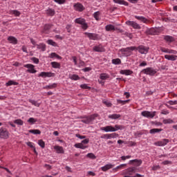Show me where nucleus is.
<instances>
[{
  "instance_id": "338daca9",
  "label": "nucleus",
  "mask_w": 177,
  "mask_h": 177,
  "mask_svg": "<svg viewBox=\"0 0 177 177\" xmlns=\"http://www.w3.org/2000/svg\"><path fill=\"white\" fill-rule=\"evenodd\" d=\"M152 124H154L155 125H157L158 127L162 125V124L160 122H153Z\"/></svg>"
},
{
  "instance_id": "e2e57ef3",
  "label": "nucleus",
  "mask_w": 177,
  "mask_h": 177,
  "mask_svg": "<svg viewBox=\"0 0 177 177\" xmlns=\"http://www.w3.org/2000/svg\"><path fill=\"white\" fill-rule=\"evenodd\" d=\"M76 138H78L79 139H85V138H86V136H81L80 134H76Z\"/></svg>"
},
{
  "instance_id": "c03bdc74",
  "label": "nucleus",
  "mask_w": 177,
  "mask_h": 177,
  "mask_svg": "<svg viewBox=\"0 0 177 177\" xmlns=\"http://www.w3.org/2000/svg\"><path fill=\"white\" fill-rule=\"evenodd\" d=\"M163 124H172L174 120L171 119H164L162 121Z\"/></svg>"
},
{
  "instance_id": "f257e3e1",
  "label": "nucleus",
  "mask_w": 177,
  "mask_h": 177,
  "mask_svg": "<svg viewBox=\"0 0 177 177\" xmlns=\"http://www.w3.org/2000/svg\"><path fill=\"white\" fill-rule=\"evenodd\" d=\"M136 47L135 46H131V47H127V48H123L120 49V52L122 55L124 56H131L132 50H136Z\"/></svg>"
},
{
  "instance_id": "58836bf2",
  "label": "nucleus",
  "mask_w": 177,
  "mask_h": 177,
  "mask_svg": "<svg viewBox=\"0 0 177 177\" xmlns=\"http://www.w3.org/2000/svg\"><path fill=\"white\" fill-rule=\"evenodd\" d=\"M110 76L107 75L106 73H102L100 76V78L102 80H107V78H109Z\"/></svg>"
},
{
  "instance_id": "0eeeda50",
  "label": "nucleus",
  "mask_w": 177,
  "mask_h": 177,
  "mask_svg": "<svg viewBox=\"0 0 177 177\" xmlns=\"http://www.w3.org/2000/svg\"><path fill=\"white\" fill-rule=\"evenodd\" d=\"M138 171H139V169H138V167H131L126 169L125 174L126 175H133L135 172H138Z\"/></svg>"
},
{
  "instance_id": "603ef678",
  "label": "nucleus",
  "mask_w": 177,
  "mask_h": 177,
  "mask_svg": "<svg viewBox=\"0 0 177 177\" xmlns=\"http://www.w3.org/2000/svg\"><path fill=\"white\" fill-rule=\"evenodd\" d=\"M59 5H63V3H66V0H54Z\"/></svg>"
},
{
  "instance_id": "0e129e2a",
  "label": "nucleus",
  "mask_w": 177,
  "mask_h": 177,
  "mask_svg": "<svg viewBox=\"0 0 177 177\" xmlns=\"http://www.w3.org/2000/svg\"><path fill=\"white\" fill-rule=\"evenodd\" d=\"M91 70H92V68L91 67H86L83 68V71H84V73H87V71H91Z\"/></svg>"
},
{
  "instance_id": "aec40b11",
  "label": "nucleus",
  "mask_w": 177,
  "mask_h": 177,
  "mask_svg": "<svg viewBox=\"0 0 177 177\" xmlns=\"http://www.w3.org/2000/svg\"><path fill=\"white\" fill-rule=\"evenodd\" d=\"M37 49H41V52H45L46 50V44L41 43L39 44H36Z\"/></svg>"
},
{
  "instance_id": "69168bd1",
  "label": "nucleus",
  "mask_w": 177,
  "mask_h": 177,
  "mask_svg": "<svg viewBox=\"0 0 177 177\" xmlns=\"http://www.w3.org/2000/svg\"><path fill=\"white\" fill-rule=\"evenodd\" d=\"M44 167H45V168H47V169H48L49 171H50V169H52V166H50V165L45 164Z\"/></svg>"
},
{
  "instance_id": "4be33fe9",
  "label": "nucleus",
  "mask_w": 177,
  "mask_h": 177,
  "mask_svg": "<svg viewBox=\"0 0 177 177\" xmlns=\"http://www.w3.org/2000/svg\"><path fill=\"white\" fill-rule=\"evenodd\" d=\"M176 58H177L176 55H165V59H167V60H171V62H175V60H176Z\"/></svg>"
},
{
  "instance_id": "680f3d73",
  "label": "nucleus",
  "mask_w": 177,
  "mask_h": 177,
  "mask_svg": "<svg viewBox=\"0 0 177 177\" xmlns=\"http://www.w3.org/2000/svg\"><path fill=\"white\" fill-rule=\"evenodd\" d=\"M81 143H82H82H84V145H88V143H89V140L88 138H86V139L83 140Z\"/></svg>"
},
{
  "instance_id": "6e6d98bb",
  "label": "nucleus",
  "mask_w": 177,
  "mask_h": 177,
  "mask_svg": "<svg viewBox=\"0 0 177 177\" xmlns=\"http://www.w3.org/2000/svg\"><path fill=\"white\" fill-rule=\"evenodd\" d=\"M103 103L106 105V107H111V106H113V104H111V102H109L107 101H103Z\"/></svg>"
},
{
  "instance_id": "9d476101",
  "label": "nucleus",
  "mask_w": 177,
  "mask_h": 177,
  "mask_svg": "<svg viewBox=\"0 0 177 177\" xmlns=\"http://www.w3.org/2000/svg\"><path fill=\"white\" fill-rule=\"evenodd\" d=\"M142 162H143V161H142V160H139V159H133L131 160L129 162V164L130 165H134V167H136L137 168V167H140V165H142Z\"/></svg>"
},
{
  "instance_id": "f8f14e48",
  "label": "nucleus",
  "mask_w": 177,
  "mask_h": 177,
  "mask_svg": "<svg viewBox=\"0 0 177 177\" xmlns=\"http://www.w3.org/2000/svg\"><path fill=\"white\" fill-rule=\"evenodd\" d=\"M143 72L145 73V74L152 76L156 74L157 73V71L154 70L153 68H147L143 70Z\"/></svg>"
},
{
  "instance_id": "f704fd0d",
  "label": "nucleus",
  "mask_w": 177,
  "mask_h": 177,
  "mask_svg": "<svg viewBox=\"0 0 177 177\" xmlns=\"http://www.w3.org/2000/svg\"><path fill=\"white\" fill-rule=\"evenodd\" d=\"M6 86H10L11 85H19V83L13 80H10L6 84Z\"/></svg>"
},
{
  "instance_id": "052dcab7",
  "label": "nucleus",
  "mask_w": 177,
  "mask_h": 177,
  "mask_svg": "<svg viewBox=\"0 0 177 177\" xmlns=\"http://www.w3.org/2000/svg\"><path fill=\"white\" fill-rule=\"evenodd\" d=\"M169 104H171V106H173L174 104H177V100H170L168 102Z\"/></svg>"
},
{
  "instance_id": "f3484780",
  "label": "nucleus",
  "mask_w": 177,
  "mask_h": 177,
  "mask_svg": "<svg viewBox=\"0 0 177 177\" xmlns=\"http://www.w3.org/2000/svg\"><path fill=\"white\" fill-rule=\"evenodd\" d=\"M115 3H118L119 5H124V6H129V3L125 1L124 0H113Z\"/></svg>"
},
{
  "instance_id": "8fccbe9b",
  "label": "nucleus",
  "mask_w": 177,
  "mask_h": 177,
  "mask_svg": "<svg viewBox=\"0 0 177 177\" xmlns=\"http://www.w3.org/2000/svg\"><path fill=\"white\" fill-rule=\"evenodd\" d=\"M47 12H48V15H50V16H54L55 15V10L49 8L47 10Z\"/></svg>"
},
{
  "instance_id": "5fc2aeb1",
  "label": "nucleus",
  "mask_w": 177,
  "mask_h": 177,
  "mask_svg": "<svg viewBox=\"0 0 177 177\" xmlns=\"http://www.w3.org/2000/svg\"><path fill=\"white\" fill-rule=\"evenodd\" d=\"M82 28H83V30H87L88 29V24H86V21L82 24Z\"/></svg>"
},
{
  "instance_id": "b1692460",
  "label": "nucleus",
  "mask_w": 177,
  "mask_h": 177,
  "mask_svg": "<svg viewBox=\"0 0 177 177\" xmlns=\"http://www.w3.org/2000/svg\"><path fill=\"white\" fill-rule=\"evenodd\" d=\"M164 39L167 41V42H174L175 38L172 36L166 35L164 37Z\"/></svg>"
},
{
  "instance_id": "4468645a",
  "label": "nucleus",
  "mask_w": 177,
  "mask_h": 177,
  "mask_svg": "<svg viewBox=\"0 0 177 177\" xmlns=\"http://www.w3.org/2000/svg\"><path fill=\"white\" fill-rule=\"evenodd\" d=\"M101 131H104V132H115V128L113 126H106L105 127H102Z\"/></svg>"
},
{
  "instance_id": "cd10ccee",
  "label": "nucleus",
  "mask_w": 177,
  "mask_h": 177,
  "mask_svg": "<svg viewBox=\"0 0 177 177\" xmlns=\"http://www.w3.org/2000/svg\"><path fill=\"white\" fill-rule=\"evenodd\" d=\"M135 18L137 19V20H140V21H142V23H147L148 20L145 17H139L136 15Z\"/></svg>"
},
{
  "instance_id": "72a5a7b5",
  "label": "nucleus",
  "mask_w": 177,
  "mask_h": 177,
  "mask_svg": "<svg viewBox=\"0 0 177 177\" xmlns=\"http://www.w3.org/2000/svg\"><path fill=\"white\" fill-rule=\"evenodd\" d=\"M93 50L95 52H104V49L103 48V47L99 46H94Z\"/></svg>"
},
{
  "instance_id": "13d9d810",
  "label": "nucleus",
  "mask_w": 177,
  "mask_h": 177,
  "mask_svg": "<svg viewBox=\"0 0 177 177\" xmlns=\"http://www.w3.org/2000/svg\"><path fill=\"white\" fill-rule=\"evenodd\" d=\"M26 145H27V146L30 147V149H34L35 147L34 145H32V142H26Z\"/></svg>"
},
{
  "instance_id": "a19ab883",
  "label": "nucleus",
  "mask_w": 177,
  "mask_h": 177,
  "mask_svg": "<svg viewBox=\"0 0 177 177\" xmlns=\"http://www.w3.org/2000/svg\"><path fill=\"white\" fill-rule=\"evenodd\" d=\"M38 145L41 149H45V142L43 140H39Z\"/></svg>"
},
{
  "instance_id": "4c0bfd02",
  "label": "nucleus",
  "mask_w": 177,
  "mask_h": 177,
  "mask_svg": "<svg viewBox=\"0 0 177 177\" xmlns=\"http://www.w3.org/2000/svg\"><path fill=\"white\" fill-rule=\"evenodd\" d=\"M122 129H125V127H124L122 125H118V124L115 125V132L118 131V130L121 131Z\"/></svg>"
},
{
  "instance_id": "37998d69",
  "label": "nucleus",
  "mask_w": 177,
  "mask_h": 177,
  "mask_svg": "<svg viewBox=\"0 0 177 177\" xmlns=\"http://www.w3.org/2000/svg\"><path fill=\"white\" fill-rule=\"evenodd\" d=\"M113 64H121V59L120 58L113 59L112 60Z\"/></svg>"
},
{
  "instance_id": "bf43d9fd",
  "label": "nucleus",
  "mask_w": 177,
  "mask_h": 177,
  "mask_svg": "<svg viewBox=\"0 0 177 177\" xmlns=\"http://www.w3.org/2000/svg\"><path fill=\"white\" fill-rule=\"evenodd\" d=\"M161 167L160 165H155L152 167V171H157V169H160Z\"/></svg>"
},
{
  "instance_id": "6e6552de",
  "label": "nucleus",
  "mask_w": 177,
  "mask_h": 177,
  "mask_svg": "<svg viewBox=\"0 0 177 177\" xmlns=\"http://www.w3.org/2000/svg\"><path fill=\"white\" fill-rule=\"evenodd\" d=\"M126 24L127 26H131V27H133V28H135L136 30H140L141 28L140 25L133 21H126Z\"/></svg>"
},
{
  "instance_id": "864d4df0",
  "label": "nucleus",
  "mask_w": 177,
  "mask_h": 177,
  "mask_svg": "<svg viewBox=\"0 0 177 177\" xmlns=\"http://www.w3.org/2000/svg\"><path fill=\"white\" fill-rule=\"evenodd\" d=\"M37 120H35L34 118H30L28 120V122H30V124H35V122Z\"/></svg>"
},
{
  "instance_id": "7ed1b4c3",
  "label": "nucleus",
  "mask_w": 177,
  "mask_h": 177,
  "mask_svg": "<svg viewBox=\"0 0 177 177\" xmlns=\"http://www.w3.org/2000/svg\"><path fill=\"white\" fill-rule=\"evenodd\" d=\"M10 133L8 129L5 127H1L0 129V139H9Z\"/></svg>"
},
{
  "instance_id": "de8ad7c7",
  "label": "nucleus",
  "mask_w": 177,
  "mask_h": 177,
  "mask_svg": "<svg viewBox=\"0 0 177 177\" xmlns=\"http://www.w3.org/2000/svg\"><path fill=\"white\" fill-rule=\"evenodd\" d=\"M80 88H82V89H91V86H88L86 84H81Z\"/></svg>"
},
{
  "instance_id": "f03ea898",
  "label": "nucleus",
  "mask_w": 177,
  "mask_h": 177,
  "mask_svg": "<svg viewBox=\"0 0 177 177\" xmlns=\"http://www.w3.org/2000/svg\"><path fill=\"white\" fill-rule=\"evenodd\" d=\"M97 117H99V115L97 113H95L91 115L86 116L83 120H82V122H83L84 124H91L92 121H94V120H96Z\"/></svg>"
},
{
  "instance_id": "473e14b6",
  "label": "nucleus",
  "mask_w": 177,
  "mask_h": 177,
  "mask_svg": "<svg viewBox=\"0 0 177 177\" xmlns=\"http://www.w3.org/2000/svg\"><path fill=\"white\" fill-rule=\"evenodd\" d=\"M162 129H151L149 131L150 133L154 134V133H158V132L162 131Z\"/></svg>"
},
{
  "instance_id": "774afa93",
  "label": "nucleus",
  "mask_w": 177,
  "mask_h": 177,
  "mask_svg": "<svg viewBox=\"0 0 177 177\" xmlns=\"http://www.w3.org/2000/svg\"><path fill=\"white\" fill-rule=\"evenodd\" d=\"M68 32H71V30H70V28H71V25H67L66 27Z\"/></svg>"
},
{
  "instance_id": "39448f33",
  "label": "nucleus",
  "mask_w": 177,
  "mask_h": 177,
  "mask_svg": "<svg viewBox=\"0 0 177 177\" xmlns=\"http://www.w3.org/2000/svg\"><path fill=\"white\" fill-rule=\"evenodd\" d=\"M24 67H26V68H28L26 70V73H30V74H35V73H37V70H35V66L31 64H25L24 65Z\"/></svg>"
},
{
  "instance_id": "ea45409f",
  "label": "nucleus",
  "mask_w": 177,
  "mask_h": 177,
  "mask_svg": "<svg viewBox=\"0 0 177 177\" xmlns=\"http://www.w3.org/2000/svg\"><path fill=\"white\" fill-rule=\"evenodd\" d=\"M14 124H17V125H23V124H24V122H23V120L21 119H17V120H14Z\"/></svg>"
},
{
  "instance_id": "3c124183",
  "label": "nucleus",
  "mask_w": 177,
  "mask_h": 177,
  "mask_svg": "<svg viewBox=\"0 0 177 177\" xmlns=\"http://www.w3.org/2000/svg\"><path fill=\"white\" fill-rule=\"evenodd\" d=\"M51 28H52V25H50V24H46L44 26V30L45 31H48V30H50Z\"/></svg>"
},
{
  "instance_id": "c756f323",
  "label": "nucleus",
  "mask_w": 177,
  "mask_h": 177,
  "mask_svg": "<svg viewBox=\"0 0 177 177\" xmlns=\"http://www.w3.org/2000/svg\"><path fill=\"white\" fill-rule=\"evenodd\" d=\"M29 133H33V135H41L39 129H31L28 131Z\"/></svg>"
},
{
  "instance_id": "1a4fd4ad",
  "label": "nucleus",
  "mask_w": 177,
  "mask_h": 177,
  "mask_svg": "<svg viewBox=\"0 0 177 177\" xmlns=\"http://www.w3.org/2000/svg\"><path fill=\"white\" fill-rule=\"evenodd\" d=\"M73 8L76 12H84V10L85 9V7H84V5L81 3H75L73 5Z\"/></svg>"
},
{
  "instance_id": "a18cd8bd",
  "label": "nucleus",
  "mask_w": 177,
  "mask_h": 177,
  "mask_svg": "<svg viewBox=\"0 0 177 177\" xmlns=\"http://www.w3.org/2000/svg\"><path fill=\"white\" fill-rule=\"evenodd\" d=\"M56 86H57V84L56 83H54L53 84L48 85V86H46V88L48 89H53V88H56Z\"/></svg>"
},
{
  "instance_id": "ddd939ff",
  "label": "nucleus",
  "mask_w": 177,
  "mask_h": 177,
  "mask_svg": "<svg viewBox=\"0 0 177 177\" xmlns=\"http://www.w3.org/2000/svg\"><path fill=\"white\" fill-rule=\"evenodd\" d=\"M38 77H42L43 78H46V77H55V73L52 72H41L38 75Z\"/></svg>"
},
{
  "instance_id": "c85d7f7f",
  "label": "nucleus",
  "mask_w": 177,
  "mask_h": 177,
  "mask_svg": "<svg viewBox=\"0 0 177 177\" xmlns=\"http://www.w3.org/2000/svg\"><path fill=\"white\" fill-rule=\"evenodd\" d=\"M120 117L121 115L117 113L109 115V118H111V120H118V118H120Z\"/></svg>"
},
{
  "instance_id": "a211bd4d",
  "label": "nucleus",
  "mask_w": 177,
  "mask_h": 177,
  "mask_svg": "<svg viewBox=\"0 0 177 177\" xmlns=\"http://www.w3.org/2000/svg\"><path fill=\"white\" fill-rule=\"evenodd\" d=\"M8 41L10 42V44H12L13 45H17V39L13 36L8 37Z\"/></svg>"
},
{
  "instance_id": "423d86ee",
  "label": "nucleus",
  "mask_w": 177,
  "mask_h": 177,
  "mask_svg": "<svg viewBox=\"0 0 177 177\" xmlns=\"http://www.w3.org/2000/svg\"><path fill=\"white\" fill-rule=\"evenodd\" d=\"M141 115H142V117H146L147 118H154L156 116V112L144 111L141 113Z\"/></svg>"
},
{
  "instance_id": "412c9836",
  "label": "nucleus",
  "mask_w": 177,
  "mask_h": 177,
  "mask_svg": "<svg viewBox=\"0 0 177 177\" xmlns=\"http://www.w3.org/2000/svg\"><path fill=\"white\" fill-rule=\"evenodd\" d=\"M120 74L124 75H131V74H133V71L127 69V70H121L120 71Z\"/></svg>"
},
{
  "instance_id": "4d7b16f0",
  "label": "nucleus",
  "mask_w": 177,
  "mask_h": 177,
  "mask_svg": "<svg viewBox=\"0 0 177 177\" xmlns=\"http://www.w3.org/2000/svg\"><path fill=\"white\" fill-rule=\"evenodd\" d=\"M13 15H15V16H20L21 13L19 12V10H15L12 11Z\"/></svg>"
},
{
  "instance_id": "e433bc0d",
  "label": "nucleus",
  "mask_w": 177,
  "mask_h": 177,
  "mask_svg": "<svg viewBox=\"0 0 177 177\" xmlns=\"http://www.w3.org/2000/svg\"><path fill=\"white\" fill-rule=\"evenodd\" d=\"M100 16V12L97 11L93 14V17L97 20V21H99L100 20V18L99 17Z\"/></svg>"
},
{
  "instance_id": "2eb2a0df",
  "label": "nucleus",
  "mask_w": 177,
  "mask_h": 177,
  "mask_svg": "<svg viewBox=\"0 0 177 177\" xmlns=\"http://www.w3.org/2000/svg\"><path fill=\"white\" fill-rule=\"evenodd\" d=\"M169 142V140L163 139L162 141H158L155 142V145H156V146H165V145H167Z\"/></svg>"
},
{
  "instance_id": "79ce46f5",
  "label": "nucleus",
  "mask_w": 177,
  "mask_h": 177,
  "mask_svg": "<svg viewBox=\"0 0 177 177\" xmlns=\"http://www.w3.org/2000/svg\"><path fill=\"white\" fill-rule=\"evenodd\" d=\"M47 43L48 44V45H51L52 46H57V43L53 41V40L52 39H48L47 41Z\"/></svg>"
},
{
  "instance_id": "9b49d317",
  "label": "nucleus",
  "mask_w": 177,
  "mask_h": 177,
  "mask_svg": "<svg viewBox=\"0 0 177 177\" xmlns=\"http://www.w3.org/2000/svg\"><path fill=\"white\" fill-rule=\"evenodd\" d=\"M114 138H118V134L113 133L111 134H104L101 136V139H114Z\"/></svg>"
},
{
  "instance_id": "5701e85b",
  "label": "nucleus",
  "mask_w": 177,
  "mask_h": 177,
  "mask_svg": "<svg viewBox=\"0 0 177 177\" xmlns=\"http://www.w3.org/2000/svg\"><path fill=\"white\" fill-rule=\"evenodd\" d=\"M105 29H106V31H115V30H117V28H115L114 25H112V24L106 25L105 27Z\"/></svg>"
},
{
  "instance_id": "2f4dec72",
  "label": "nucleus",
  "mask_w": 177,
  "mask_h": 177,
  "mask_svg": "<svg viewBox=\"0 0 177 177\" xmlns=\"http://www.w3.org/2000/svg\"><path fill=\"white\" fill-rule=\"evenodd\" d=\"M50 64L53 68H60L61 67L60 63L59 62H53L50 63Z\"/></svg>"
},
{
  "instance_id": "393cba45",
  "label": "nucleus",
  "mask_w": 177,
  "mask_h": 177,
  "mask_svg": "<svg viewBox=\"0 0 177 177\" xmlns=\"http://www.w3.org/2000/svg\"><path fill=\"white\" fill-rule=\"evenodd\" d=\"M113 167H114L113 165H106L105 166L102 167L101 169L104 172H106V171H109V169H111V168H113Z\"/></svg>"
},
{
  "instance_id": "09e8293b",
  "label": "nucleus",
  "mask_w": 177,
  "mask_h": 177,
  "mask_svg": "<svg viewBox=\"0 0 177 177\" xmlns=\"http://www.w3.org/2000/svg\"><path fill=\"white\" fill-rule=\"evenodd\" d=\"M30 60H32L33 63H35V64H38L39 63V59L35 57H32Z\"/></svg>"
},
{
  "instance_id": "20e7f679",
  "label": "nucleus",
  "mask_w": 177,
  "mask_h": 177,
  "mask_svg": "<svg viewBox=\"0 0 177 177\" xmlns=\"http://www.w3.org/2000/svg\"><path fill=\"white\" fill-rule=\"evenodd\" d=\"M84 35H86L89 39L93 41H99V39H100V36L96 33H89L86 32H84Z\"/></svg>"
},
{
  "instance_id": "6ab92c4d",
  "label": "nucleus",
  "mask_w": 177,
  "mask_h": 177,
  "mask_svg": "<svg viewBox=\"0 0 177 177\" xmlns=\"http://www.w3.org/2000/svg\"><path fill=\"white\" fill-rule=\"evenodd\" d=\"M54 149L56 150L58 154H64V149H63V147L55 146Z\"/></svg>"
},
{
  "instance_id": "49530a36",
  "label": "nucleus",
  "mask_w": 177,
  "mask_h": 177,
  "mask_svg": "<svg viewBox=\"0 0 177 177\" xmlns=\"http://www.w3.org/2000/svg\"><path fill=\"white\" fill-rule=\"evenodd\" d=\"M86 156L88 158H91L92 160H95L96 158V156H95V154H93V153H88Z\"/></svg>"
},
{
  "instance_id": "7c9ffc66",
  "label": "nucleus",
  "mask_w": 177,
  "mask_h": 177,
  "mask_svg": "<svg viewBox=\"0 0 177 177\" xmlns=\"http://www.w3.org/2000/svg\"><path fill=\"white\" fill-rule=\"evenodd\" d=\"M29 102L36 107H39V106H41V103H39L38 101H35L34 100H29Z\"/></svg>"
},
{
  "instance_id": "dca6fc26",
  "label": "nucleus",
  "mask_w": 177,
  "mask_h": 177,
  "mask_svg": "<svg viewBox=\"0 0 177 177\" xmlns=\"http://www.w3.org/2000/svg\"><path fill=\"white\" fill-rule=\"evenodd\" d=\"M138 52L141 53L142 55L147 53L149 52V48H145L143 46H140L138 47Z\"/></svg>"
},
{
  "instance_id": "a878e982",
  "label": "nucleus",
  "mask_w": 177,
  "mask_h": 177,
  "mask_svg": "<svg viewBox=\"0 0 177 177\" xmlns=\"http://www.w3.org/2000/svg\"><path fill=\"white\" fill-rule=\"evenodd\" d=\"M86 21L85 20V19H82V18H77L75 20V23H76L77 24H83L86 22Z\"/></svg>"
},
{
  "instance_id": "bb28decb",
  "label": "nucleus",
  "mask_w": 177,
  "mask_h": 177,
  "mask_svg": "<svg viewBox=\"0 0 177 177\" xmlns=\"http://www.w3.org/2000/svg\"><path fill=\"white\" fill-rule=\"evenodd\" d=\"M75 147H76V149H82V150L86 149V146H84V145L82 143H76L75 144Z\"/></svg>"
},
{
  "instance_id": "c9c22d12",
  "label": "nucleus",
  "mask_w": 177,
  "mask_h": 177,
  "mask_svg": "<svg viewBox=\"0 0 177 177\" xmlns=\"http://www.w3.org/2000/svg\"><path fill=\"white\" fill-rule=\"evenodd\" d=\"M70 80H73V81H78V80H80V76L78 75H72L71 76L69 77Z\"/></svg>"
}]
</instances>
